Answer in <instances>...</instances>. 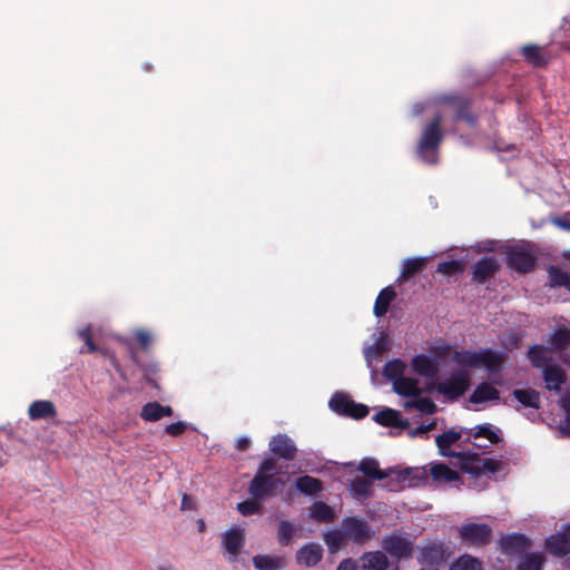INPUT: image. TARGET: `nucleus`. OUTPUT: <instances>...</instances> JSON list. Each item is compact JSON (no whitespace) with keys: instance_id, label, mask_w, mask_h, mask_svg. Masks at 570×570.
Returning <instances> with one entry per match:
<instances>
[{"instance_id":"nucleus-1","label":"nucleus","mask_w":570,"mask_h":570,"mask_svg":"<svg viewBox=\"0 0 570 570\" xmlns=\"http://www.w3.org/2000/svg\"><path fill=\"white\" fill-rule=\"evenodd\" d=\"M461 439V431L450 429L435 438V444L442 456L455 458L460 461V469L464 473L480 476L487 473H495L501 469V462L494 459H482L478 453L455 452L450 448Z\"/></svg>"},{"instance_id":"nucleus-2","label":"nucleus","mask_w":570,"mask_h":570,"mask_svg":"<svg viewBox=\"0 0 570 570\" xmlns=\"http://www.w3.org/2000/svg\"><path fill=\"white\" fill-rule=\"evenodd\" d=\"M451 360L459 366L464 368H479L483 366L492 374L501 373L505 361L503 353L484 348L478 352L461 350L454 351Z\"/></svg>"},{"instance_id":"nucleus-3","label":"nucleus","mask_w":570,"mask_h":570,"mask_svg":"<svg viewBox=\"0 0 570 570\" xmlns=\"http://www.w3.org/2000/svg\"><path fill=\"white\" fill-rule=\"evenodd\" d=\"M443 117L441 114L434 117L424 126L420 141L417 144L419 156L429 164L438 161L436 154L443 141V131L441 125Z\"/></svg>"},{"instance_id":"nucleus-4","label":"nucleus","mask_w":570,"mask_h":570,"mask_svg":"<svg viewBox=\"0 0 570 570\" xmlns=\"http://www.w3.org/2000/svg\"><path fill=\"white\" fill-rule=\"evenodd\" d=\"M507 264L519 274H528L535 268L537 256L529 246L512 245L507 248Z\"/></svg>"},{"instance_id":"nucleus-5","label":"nucleus","mask_w":570,"mask_h":570,"mask_svg":"<svg viewBox=\"0 0 570 570\" xmlns=\"http://www.w3.org/2000/svg\"><path fill=\"white\" fill-rule=\"evenodd\" d=\"M283 485L284 481L278 475L255 473L248 484V493L255 500H266L267 498L275 497Z\"/></svg>"},{"instance_id":"nucleus-6","label":"nucleus","mask_w":570,"mask_h":570,"mask_svg":"<svg viewBox=\"0 0 570 570\" xmlns=\"http://www.w3.org/2000/svg\"><path fill=\"white\" fill-rule=\"evenodd\" d=\"M459 538L471 547H485L491 542L492 528L487 523H465L458 528Z\"/></svg>"},{"instance_id":"nucleus-7","label":"nucleus","mask_w":570,"mask_h":570,"mask_svg":"<svg viewBox=\"0 0 570 570\" xmlns=\"http://www.w3.org/2000/svg\"><path fill=\"white\" fill-rule=\"evenodd\" d=\"M470 386V375L466 371L452 373L451 376L435 385V390L449 401H455L462 396Z\"/></svg>"},{"instance_id":"nucleus-8","label":"nucleus","mask_w":570,"mask_h":570,"mask_svg":"<svg viewBox=\"0 0 570 570\" xmlns=\"http://www.w3.org/2000/svg\"><path fill=\"white\" fill-rule=\"evenodd\" d=\"M341 527L344 531L346 540H350L358 546L367 542L374 534L371 525L358 517H345Z\"/></svg>"},{"instance_id":"nucleus-9","label":"nucleus","mask_w":570,"mask_h":570,"mask_svg":"<svg viewBox=\"0 0 570 570\" xmlns=\"http://www.w3.org/2000/svg\"><path fill=\"white\" fill-rule=\"evenodd\" d=\"M382 548L391 557L399 560L411 559L414 551L413 542L396 531L383 538Z\"/></svg>"},{"instance_id":"nucleus-10","label":"nucleus","mask_w":570,"mask_h":570,"mask_svg":"<svg viewBox=\"0 0 570 570\" xmlns=\"http://www.w3.org/2000/svg\"><path fill=\"white\" fill-rule=\"evenodd\" d=\"M544 549L554 558L570 556V522L564 523L560 531L546 538Z\"/></svg>"},{"instance_id":"nucleus-11","label":"nucleus","mask_w":570,"mask_h":570,"mask_svg":"<svg viewBox=\"0 0 570 570\" xmlns=\"http://www.w3.org/2000/svg\"><path fill=\"white\" fill-rule=\"evenodd\" d=\"M450 554L451 553L448 551V548L443 542L429 541L422 547L421 554L417 560L421 563H426L433 568L444 563L449 559Z\"/></svg>"},{"instance_id":"nucleus-12","label":"nucleus","mask_w":570,"mask_h":570,"mask_svg":"<svg viewBox=\"0 0 570 570\" xmlns=\"http://www.w3.org/2000/svg\"><path fill=\"white\" fill-rule=\"evenodd\" d=\"M446 102L454 111V121H465L470 127H475L478 124V116L471 110L470 99L461 96H450Z\"/></svg>"},{"instance_id":"nucleus-13","label":"nucleus","mask_w":570,"mask_h":570,"mask_svg":"<svg viewBox=\"0 0 570 570\" xmlns=\"http://www.w3.org/2000/svg\"><path fill=\"white\" fill-rule=\"evenodd\" d=\"M521 56L529 65L534 68L547 67L553 58L547 47L538 46L534 43L524 45L521 48Z\"/></svg>"},{"instance_id":"nucleus-14","label":"nucleus","mask_w":570,"mask_h":570,"mask_svg":"<svg viewBox=\"0 0 570 570\" xmlns=\"http://www.w3.org/2000/svg\"><path fill=\"white\" fill-rule=\"evenodd\" d=\"M245 544V532L242 528H232L223 534V547L230 562H235Z\"/></svg>"},{"instance_id":"nucleus-15","label":"nucleus","mask_w":570,"mask_h":570,"mask_svg":"<svg viewBox=\"0 0 570 570\" xmlns=\"http://www.w3.org/2000/svg\"><path fill=\"white\" fill-rule=\"evenodd\" d=\"M500 269V264L494 256H485L473 265L472 279L479 284L492 278Z\"/></svg>"},{"instance_id":"nucleus-16","label":"nucleus","mask_w":570,"mask_h":570,"mask_svg":"<svg viewBox=\"0 0 570 570\" xmlns=\"http://www.w3.org/2000/svg\"><path fill=\"white\" fill-rule=\"evenodd\" d=\"M269 450L279 459L292 461L295 459L297 448L286 434H276L269 441Z\"/></svg>"},{"instance_id":"nucleus-17","label":"nucleus","mask_w":570,"mask_h":570,"mask_svg":"<svg viewBox=\"0 0 570 570\" xmlns=\"http://www.w3.org/2000/svg\"><path fill=\"white\" fill-rule=\"evenodd\" d=\"M502 552L508 556L520 554L531 548V540L522 533L502 535L500 540Z\"/></svg>"},{"instance_id":"nucleus-18","label":"nucleus","mask_w":570,"mask_h":570,"mask_svg":"<svg viewBox=\"0 0 570 570\" xmlns=\"http://www.w3.org/2000/svg\"><path fill=\"white\" fill-rule=\"evenodd\" d=\"M542 379L548 391L559 393L567 382V373L560 365L552 364L542 370Z\"/></svg>"},{"instance_id":"nucleus-19","label":"nucleus","mask_w":570,"mask_h":570,"mask_svg":"<svg viewBox=\"0 0 570 570\" xmlns=\"http://www.w3.org/2000/svg\"><path fill=\"white\" fill-rule=\"evenodd\" d=\"M323 558V549L318 543H306L296 552V561L307 568L315 567Z\"/></svg>"},{"instance_id":"nucleus-20","label":"nucleus","mask_w":570,"mask_h":570,"mask_svg":"<svg viewBox=\"0 0 570 570\" xmlns=\"http://www.w3.org/2000/svg\"><path fill=\"white\" fill-rule=\"evenodd\" d=\"M550 346L541 344H533L528 348L527 357L530 361L532 367L543 370L546 366L552 365V353Z\"/></svg>"},{"instance_id":"nucleus-21","label":"nucleus","mask_w":570,"mask_h":570,"mask_svg":"<svg viewBox=\"0 0 570 570\" xmlns=\"http://www.w3.org/2000/svg\"><path fill=\"white\" fill-rule=\"evenodd\" d=\"M28 415L35 421L52 419L57 415V409L53 402L49 400H38L29 405Z\"/></svg>"},{"instance_id":"nucleus-22","label":"nucleus","mask_w":570,"mask_h":570,"mask_svg":"<svg viewBox=\"0 0 570 570\" xmlns=\"http://www.w3.org/2000/svg\"><path fill=\"white\" fill-rule=\"evenodd\" d=\"M174 411L169 405H161L159 402H148L140 412V417L147 422H156L163 417L171 416Z\"/></svg>"},{"instance_id":"nucleus-23","label":"nucleus","mask_w":570,"mask_h":570,"mask_svg":"<svg viewBox=\"0 0 570 570\" xmlns=\"http://www.w3.org/2000/svg\"><path fill=\"white\" fill-rule=\"evenodd\" d=\"M361 570H386L389 559L382 551L364 552L361 558Z\"/></svg>"},{"instance_id":"nucleus-24","label":"nucleus","mask_w":570,"mask_h":570,"mask_svg":"<svg viewBox=\"0 0 570 570\" xmlns=\"http://www.w3.org/2000/svg\"><path fill=\"white\" fill-rule=\"evenodd\" d=\"M549 343L554 353H564L570 346V328L557 326L550 334Z\"/></svg>"},{"instance_id":"nucleus-25","label":"nucleus","mask_w":570,"mask_h":570,"mask_svg":"<svg viewBox=\"0 0 570 570\" xmlns=\"http://www.w3.org/2000/svg\"><path fill=\"white\" fill-rule=\"evenodd\" d=\"M393 391L404 397H419L422 394L419 381L406 376H403L393 383Z\"/></svg>"},{"instance_id":"nucleus-26","label":"nucleus","mask_w":570,"mask_h":570,"mask_svg":"<svg viewBox=\"0 0 570 570\" xmlns=\"http://www.w3.org/2000/svg\"><path fill=\"white\" fill-rule=\"evenodd\" d=\"M412 368L424 377H434L438 374V365L428 355L419 354L412 358Z\"/></svg>"},{"instance_id":"nucleus-27","label":"nucleus","mask_w":570,"mask_h":570,"mask_svg":"<svg viewBox=\"0 0 570 570\" xmlns=\"http://www.w3.org/2000/svg\"><path fill=\"white\" fill-rule=\"evenodd\" d=\"M500 399V392L488 382L480 383L470 395V402L474 404L498 401Z\"/></svg>"},{"instance_id":"nucleus-28","label":"nucleus","mask_w":570,"mask_h":570,"mask_svg":"<svg viewBox=\"0 0 570 570\" xmlns=\"http://www.w3.org/2000/svg\"><path fill=\"white\" fill-rule=\"evenodd\" d=\"M428 258L425 257H415V258H407L403 262V267L401 271V274L399 276L400 283H405L410 281L412 277H414L416 274L422 272L424 267L426 266Z\"/></svg>"},{"instance_id":"nucleus-29","label":"nucleus","mask_w":570,"mask_h":570,"mask_svg":"<svg viewBox=\"0 0 570 570\" xmlns=\"http://www.w3.org/2000/svg\"><path fill=\"white\" fill-rule=\"evenodd\" d=\"M395 297L396 292L392 286L384 287L376 296L373 307L374 315L376 317L384 316L387 313L391 303L395 299Z\"/></svg>"},{"instance_id":"nucleus-30","label":"nucleus","mask_w":570,"mask_h":570,"mask_svg":"<svg viewBox=\"0 0 570 570\" xmlns=\"http://www.w3.org/2000/svg\"><path fill=\"white\" fill-rule=\"evenodd\" d=\"M296 490L304 495H316L323 490V482L311 475H303L295 480Z\"/></svg>"},{"instance_id":"nucleus-31","label":"nucleus","mask_w":570,"mask_h":570,"mask_svg":"<svg viewBox=\"0 0 570 570\" xmlns=\"http://www.w3.org/2000/svg\"><path fill=\"white\" fill-rule=\"evenodd\" d=\"M309 517L323 523H331L335 520L334 509L323 501H316L309 509Z\"/></svg>"},{"instance_id":"nucleus-32","label":"nucleus","mask_w":570,"mask_h":570,"mask_svg":"<svg viewBox=\"0 0 570 570\" xmlns=\"http://www.w3.org/2000/svg\"><path fill=\"white\" fill-rule=\"evenodd\" d=\"M548 285L551 288L563 287L570 292V274L560 267L551 265L548 268Z\"/></svg>"},{"instance_id":"nucleus-33","label":"nucleus","mask_w":570,"mask_h":570,"mask_svg":"<svg viewBox=\"0 0 570 570\" xmlns=\"http://www.w3.org/2000/svg\"><path fill=\"white\" fill-rule=\"evenodd\" d=\"M512 395L520 402L524 407L539 409L540 407V394L533 389H515Z\"/></svg>"},{"instance_id":"nucleus-34","label":"nucleus","mask_w":570,"mask_h":570,"mask_svg":"<svg viewBox=\"0 0 570 570\" xmlns=\"http://www.w3.org/2000/svg\"><path fill=\"white\" fill-rule=\"evenodd\" d=\"M430 473L433 480L446 483L455 482L460 479L459 473L443 462L433 464L430 469Z\"/></svg>"},{"instance_id":"nucleus-35","label":"nucleus","mask_w":570,"mask_h":570,"mask_svg":"<svg viewBox=\"0 0 570 570\" xmlns=\"http://www.w3.org/2000/svg\"><path fill=\"white\" fill-rule=\"evenodd\" d=\"M253 564L257 570H281L284 568V560L281 557L257 554L253 558Z\"/></svg>"},{"instance_id":"nucleus-36","label":"nucleus","mask_w":570,"mask_h":570,"mask_svg":"<svg viewBox=\"0 0 570 570\" xmlns=\"http://www.w3.org/2000/svg\"><path fill=\"white\" fill-rule=\"evenodd\" d=\"M546 558L542 553L529 552L523 556L517 570H543Z\"/></svg>"},{"instance_id":"nucleus-37","label":"nucleus","mask_w":570,"mask_h":570,"mask_svg":"<svg viewBox=\"0 0 570 570\" xmlns=\"http://www.w3.org/2000/svg\"><path fill=\"white\" fill-rule=\"evenodd\" d=\"M358 470L367 478L374 480H384L389 474L379 469V462L374 459H363L360 462Z\"/></svg>"},{"instance_id":"nucleus-38","label":"nucleus","mask_w":570,"mask_h":570,"mask_svg":"<svg viewBox=\"0 0 570 570\" xmlns=\"http://www.w3.org/2000/svg\"><path fill=\"white\" fill-rule=\"evenodd\" d=\"M353 400L345 393L336 392L330 400V407L340 415L347 416Z\"/></svg>"},{"instance_id":"nucleus-39","label":"nucleus","mask_w":570,"mask_h":570,"mask_svg":"<svg viewBox=\"0 0 570 570\" xmlns=\"http://www.w3.org/2000/svg\"><path fill=\"white\" fill-rule=\"evenodd\" d=\"M405 363L400 358L389 361L383 367V376L394 383L399 379L403 377L405 371Z\"/></svg>"},{"instance_id":"nucleus-40","label":"nucleus","mask_w":570,"mask_h":570,"mask_svg":"<svg viewBox=\"0 0 570 570\" xmlns=\"http://www.w3.org/2000/svg\"><path fill=\"white\" fill-rule=\"evenodd\" d=\"M323 539L328 550L332 553H335L341 550L344 540H346V537L343 529L341 528L340 530H330L324 532Z\"/></svg>"},{"instance_id":"nucleus-41","label":"nucleus","mask_w":570,"mask_h":570,"mask_svg":"<svg viewBox=\"0 0 570 570\" xmlns=\"http://www.w3.org/2000/svg\"><path fill=\"white\" fill-rule=\"evenodd\" d=\"M450 570H482V564L476 558L463 554L451 564Z\"/></svg>"},{"instance_id":"nucleus-42","label":"nucleus","mask_w":570,"mask_h":570,"mask_svg":"<svg viewBox=\"0 0 570 570\" xmlns=\"http://www.w3.org/2000/svg\"><path fill=\"white\" fill-rule=\"evenodd\" d=\"M396 416H399V411H396L394 409L385 407V409L379 411L373 416V420L382 426L393 428V425H395V422H396Z\"/></svg>"},{"instance_id":"nucleus-43","label":"nucleus","mask_w":570,"mask_h":570,"mask_svg":"<svg viewBox=\"0 0 570 570\" xmlns=\"http://www.w3.org/2000/svg\"><path fill=\"white\" fill-rule=\"evenodd\" d=\"M372 482L362 476H355L351 482V492L356 497H367L371 492Z\"/></svg>"},{"instance_id":"nucleus-44","label":"nucleus","mask_w":570,"mask_h":570,"mask_svg":"<svg viewBox=\"0 0 570 570\" xmlns=\"http://www.w3.org/2000/svg\"><path fill=\"white\" fill-rule=\"evenodd\" d=\"M294 533H295V529L289 521L282 520L278 523L277 539H278V542L281 546H287L291 542Z\"/></svg>"},{"instance_id":"nucleus-45","label":"nucleus","mask_w":570,"mask_h":570,"mask_svg":"<svg viewBox=\"0 0 570 570\" xmlns=\"http://www.w3.org/2000/svg\"><path fill=\"white\" fill-rule=\"evenodd\" d=\"M471 435L474 439L485 438L493 444H497L501 441L500 435L492 430V426L489 423L475 426V431L472 432Z\"/></svg>"},{"instance_id":"nucleus-46","label":"nucleus","mask_w":570,"mask_h":570,"mask_svg":"<svg viewBox=\"0 0 570 570\" xmlns=\"http://www.w3.org/2000/svg\"><path fill=\"white\" fill-rule=\"evenodd\" d=\"M463 269H464V266H463L462 262L456 261V259L442 262L436 267L438 273L446 275V276L460 274L463 272Z\"/></svg>"},{"instance_id":"nucleus-47","label":"nucleus","mask_w":570,"mask_h":570,"mask_svg":"<svg viewBox=\"0 0 570 570\" xmlns=\"http://www.w3.org/2000/svg\"><path fill=\"white\" fill-rule=\"evenodd\" d=\"M263 500H255L254 498L244 500L237 504V510L243 515H252L255 513H258L262 509V502Z\"/></svg>"},{"instance_id":"nucleus-48","label":"nucleus","mask_w":570,"mask_h":570,"mask_svg":"<svg viewBox=\"0 0 570 570\" xmlns=\"http://www.w3.org/2000/svg\"><path fill=\"white\" fill-rule=\"evenodd\" d=\"M78 336L87 345V353H94V352H96L98 350L97 345L92 341L90 325L79 330L78 331ZM80 353H86V351L85 350H80Z\"/></svg>"},{"instance_id":"nucleus-49","label":"nucleus","mask_w":570,"mask_h":570,"mask_svg":"<svg viewBox=\"0 0 570 570\" xmlns=\"http://www.w3.org/2000/svg\"><path fill=\"white\" fill-rule=\"evenodd\" d=\"M256 473L278 475L277 463L273 458H265L258 465Z\"/></svg>"},{"instance_id":"nucleus-50","label":"nucleus","mask_w":570,"mask_h":570,"mask_svg":"<svg viewBox=\"0 0 570 570\" xmlns=\"http://www.w3.org/2000/svg\"><path fill=\"white\" fill-rule=\"evenodd\" d=\"M368 407L365 404L352 402V405L350 406L348 415L347 417H352L354 420H361L367 416L368 414Z\"/></svg>"},{"instance_id":"nucleus-51","label":"nucleus","mask_w":570,"mask_h":570,"mask_svg":"<svg viewBox=\"0 0 570 570\" xmlns=\"http://www.w3.org/2000/svg\"><path fill=\"white\" fill-rule=\"evenodd\" d=\"M417 410L425 414H434L438 411L435 403L429 397L417 399Z\"/></svg>"},{"instance_id":"nucleus-52","label":"nucleus","mask_w":570,"mask_h":570,"mask_svg":"<svg viewBox=\"0 0 570 570\" xmlns=\"http://www.w3.org/2000/svg\"><path fill=\"white\" fill-rule=\"evenodd\" d=\"M188 424L183 421L170 423L165 428V432L171 436H178L186 432Z\"/></svg>"},{"instance_id":"nucleus-53","label":"nucleus","mask_w":570,"mask_h":570,"mask_svg":"<svg viewBox=\"0 0 570 570\" xmlns=\"http://www.w3.org/2000/svg\"><path fill=\"white\" fill-rule=\"evenodd\" d=\"M135 336L142 350H147L149 347V345L151 344V341H153L151 335L144 330L137 331Z\"/></svg>"},{"instance_id":"nucleus-54","label":"nucleus","mask_w":570,"mask_h":570,"mask_svg":"<svg viewBox=\"0 0 570 570\" xmlns=\"http://www.w3.org/2000/svg\"><path fill=\"white\" fill-rule=\"evenodd\" d=\"M552 224L560 227L561 229H564L567 232H570V214L567 213L563 216H558L551 219Z\"/></svg>"},{"instance_id":"nucleus-55","label":"nucleus","mask_w":570,"mask_h":570,"mask_svg":"<svg viewBox=\"0 0 570 570\" xmlns=\"http://www.w3.org/2000/svg\"><path fill=\"white\" fill-rule=\"evenodd\" d=\"M336 570H357V566L352 558H345L338 563Z\"/></svg>"},{"instance_id":"nucleus-56","label":"nucleus","mask_w":570,"mask_h":570,"mask_svg":"<svg viewBox=\"0 0 570 570\" xmlns=\"http://www.w3.org/2000/svg\"><path fill=\"white\" fill-rule=\"evenodd\" d=\"M250 445V441L247 438H239L236 442L235 449L237 451H246Z\"/></svg>"},{"instance_id":"nucleus-57","label":"nucleus","mask_w":570,"mask_h":570,"mask_svg":"<svg viewBox=\"0 0 570 570\" xmlns=\"http://www.w3.org/2000/svg\"><path fill=\"white\" fill-rule=\"evenodd\" d=\"M422 434H426V432H425V428H424V424H421V425H419V426H416V428H414V429H411V430L409 431V435H410L411 438H413V439H414V438H417V436H420V435H422Z\"/></svg>"},{"instance_id":"nucleus-58","label":"nucleus","mask_w":570,"mask_h":570,"mask_svg":"<svg viewBox=\"0 0 570 570\" xmlns=\"http://www.w3.org/2000/svg\"><path fill=\"white\" fill-rule=\"evenodd\" d=\"M559 428L564 436H570V420L568 417L560 423Z\"/></svg>"},{"instance_id":"nucleus-59","label":"nucleus","mask_w":570,"mask_h":570,"mask_svg":"<svg viewBox=\"0 0 570 570\" xmlns=\"http://www.w3.org/2000/svg\"><path fill=\"white\" fill-rule=\"evenodd\" d=\"M126 344L128 345V350H129V354H130V358H131V361H132L136 365L141 366L140 361H139V358H138V356H137V353H136L135 347H134V346H132L128 341H126Z\"/></svg>"},{"instance_id":"nucleus-60","label":"nucleus","mask_w":570,"mask_h":570,"mask_svg":"<svg viewBox=\"0 0 570 570\" xmlns=\"http://www.w3.org/2000/svg\"><path fill=\"white\" fill-rule=\"evenodd\" d=\"M410 426V422L406 420V419H402L401 415L399 414V416H396V422H395V425H393V428H397V429H409Z\"/></svg>"},{"instance_id":"nucleus-61","label":"nucleus","mask_w":570,"mask_h":570,"mask_svg":"<svg viewBox=\"0 0 570 570\" xmlns=\"http://www.w3.org/2000/svg\"><path fill=\"white\" fill-rule=\"evenodd\" d=\"M180 508H181V510L191 509V499L187 494L183 495Z\"/></svg>"},{"instance_id":"nucleus-62","label":"nucleus","mask_w":570,"mask_h":570,"mask_svg":"<svg viewBox=\"0 0 570 570\" xmlns=\"http://www.w3.org/2000/svg\"><path fill=\"white\" fill-rule=\"evenodd\" d=\"M111 364H112V366L115 367V370L119 373V375H120L122 379H125V374H124V373H122V371H121V367H120V365H119V362H118V361L116 360V357H114V356L111 357Z\"/></svg>"},{"instance_id":"nucleus-63","label":"nucleus","mask_w":570,"mask_h":570,"mask_svg":"<svg viewBox=\"0 0 570 570\" xmlns=\"http://www.w3.org/2000/svg\"><path fill=\"white\" fill-rule=\"evenodd\" d=\"M417 404H419L417 403V399H415V400L406 401L404 403V407L407 409V410H410V409H416L417 410Z\"/></svg>"},{"instance_id":"nucleus-64","label":"nucleus","mask_w":570,"mask_h":570,"mask_svg":"<svg viewBox=\"0 0 570 570\" xmlns=\"http://www.w3.org/2000/svg\"><path fill=\"white\" fill-rule=\"evenodd\" d=\"M562 407L570 415V396L562 399Z\"/></svg>"}]
</instances>
